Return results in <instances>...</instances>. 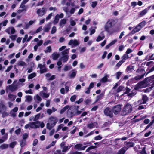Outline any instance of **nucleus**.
<instances>
[{"instance_id": "nucleus-1", "label": "nucleus", "mask_w": 154, "mask_h": 154, "mask_svg": "<svg viewBox=\"0 0 154 154\" xmlns=\"http://www.w3.org/2000/svg\"><path fill=\"white\" fill-rule=\"evenodd\" d=\"M117 20L116 19L112 18L108 19L104 26L105 31L110 34H112L113 32H111L110 29L113 27L116 23Z\"/></svg>"}, {"instance_id": "nucleus-2", "label": "nucleus", "mask_w": 154, "mask_h": 154, "mask_svg": "<svg viewBox=\"0 0 154 154\" xmlns=\"http://www.w3.org/2000/svg\"><path fill=\"white\" fill-rule=\"evenodd\" d=\"M132 107L129 103H127L124 106L121 112L122 115H125L131 113L132 111Z\"/></svg>"}, {"instance_id": "nucleus-3", "label": "nucleus", "mask_w": 154, "mask_h": 154, "mask_svg": "<svg viewBox=\"0 0 154 154\" xmlns=\"http://www.w3.org/2000/svg\"><path fill=\"white\" fill-rule=\"evenodd\" d=\"M105 115L109 116L110 118H112L113 116V111L109 107H106L104 111Z\"/></svg>"}, {"instance_id": "nucleus-4", "label": "nucleus", "mask_w": 154, "mask_h": 154, "mask_svg": "<svg viewBox=\"0 0 154 154\" xmlns=\"http://www.w3.org/2000/svg\"><path fill=\"white\" fill-rule=\"evenodd\" d=\"M145 80H143L138 83L135 85L134 87V90H137L139 89H140L143 88V85L145 83Z\"/></svg>"}, {"instance_id": "nucleus-5", "label": "nucleus", "mask_w": 154, "mask_h": 154, "mask_svg": "<svg viewBox=\"0 0 154 154\" xmlns=\"http://www.w3.org/2000/svg\"><path fill=\"white\" fill-rule=\"evenodd\" d=\"M112 109L114 114L117 115L121 109V105L119 104L117 105L112 107Z\"/></svg>"}, {"instance_id": "nucleus-6", "label": "nucleus", "mask_w": 154, "mask_h": 154, "mask_svg": "<svg viewBox=\"0 0 154 154\" xmlns=\"http://www.w3.org/2000/svg\"><path fill=\"white\" fill-rule=\"evenodd\" d=\"M150 7L151 6H149L146 8L139 12L138 14V17L140 18L144 16L147 13L148 11L150 9Z\"/></svg>"}, {"instance_id": "nucleus-7", "label": "nucleus", "mask_w": 154, "mask_h": 154, "mask_svg": "<svg viewBox=\"0 0 154 154\" xmlns=\"http://www.w3.org/2000/svg\"><path fill=\"white\" fill-rule=\"evenodd\" d=\"M87 145L82 146V144L81 143H78L74 146V149L77 150H84L87 147Z\"/></svg>"}, {"instance_id": "nucleus-8", "label": "nucleus", "mask_w": 154, "mask_h": 154, "mask_svg": "<svg viewBox=\"0 0 154 154\" xmlns=\"http://www.w3.org/2000/svg\"><path fill=\"white\" fill-rule=\"evenodd\" d=\"M49 121L51 123V125L55 126L58 121L57 118L56 117L51 116L49 118Z\"/></svg>"}, {"instance_id": "nucleus-9", "label": "nucleus", "mask_w": 154, "mask_h": 154, "mask_svg": "<svg viewBox=\"0 0 154 154\" xmlns=\"http://www.w3.org/2000/svg\"><path fill=\"white\" fill-rule=\"evenodd\" d=\"M64 15L63 13H61L60 15L57 14L55 16L54 19V24H57L59 20V18H62L63 17Z\"/></svg>"}, {"instance_id": "nucleus-10", "label": "nucleus", "mask_w": 154, "mask_h": 154, "mask_svg": "<svg viewBox=\"0 0 154 154\" xmlns=\"http://www.w3.org/2000/svg\"><path fill=\"white\" fill-rule=\"evenodd\" d=\"M46 12V8L44 7L42 8V10L40 8L38 9L36 11V13L41 16L44 15Z\"/></svg>"}, {"instance_id": "nucleus-11", "label": "nucleus", "mask_w": 154, "mask_h": 154, "mask_svg": "<svg viewBox=\"0 0 154 154\" xmlns=\"http://www.w3.org/2000/svg\"><path fill=\"white\" fill-rule=\"evenodd\" d=\"M97 147V146H90L86 149L85 152H89V154H100V153L96 154L94 152H90V150L95 149Z\"/></svg>"}, {"instance_id": "nucleus-12", "label": "nucleus", "mask_w": 154, "mask_h": 154, "mask_svg": "<svg viewBox=\"0 0 154 154\" xmlns=\"http://www.w3.org/2000/svg\"><path fill=\"white\" fill-rule=\"evenodd\" d=\"M9 89L11 92L17 90L18 88V85H11L9 86Z\"/></svg>"}, {"instance_id": "nucleus-13", "label": "nucleus", "mask_w": 154, "mask_h": 154, "mask_svg": "<svg viewBox=\"0 0 154 154\" xmlns=\"http://www.w3.org/2000/svg\"><path fill=\"white\" fill-rule=\"evenodd\" d=\"M2 103H0V113H1L3 111H5L6 109V107L4 104L2 103Z\"/></svg>"}, {"instance_id": "nucleus-14", "label": "nucleus", "mask_w": 154, "mask_h": 154, "mask_svg": "<svg viewBox=\"0 0 154 154\" xmlns=\"http://www.w3.org/2000/svg\"><path fill=\"white\" fill-rule=\"evenodd\" d=\"M145 74V73L142 74L141 75H138L135 76L133 78L132 80L134 81V80H139L143 78Z\"/></svg>"}, {"instance_id": "nucleus-15", "label": "nucleus", "mask_w": 154, "mask_h": 154, "mask_svg": "<svg viewBox=\"0 0 154 154\" xmlns=\"http://www.w3.org/2000/svg\"><path fill=\"white\" fill-rule=\"evenodd\" d=\"M154 80V75L150 76V77H146L145 78L144 80H145V82H150L151 81H152L153 82V80Z\"/></svg>"}, {"instance_id": "nucleus-16", "label": "nucleus", "mask_w": 154, "mask_h": 154, "mask_svg": "<svg viewBox=\"0 0 154 154\" xmlns=\"http://www.w3.org/2000/svg\"><path fill=\"white\" fill-rule=\"evenodd\" d=\"M104 96V93H101L99 95H97V97L96 99V100L94 103H96L98 102V101L101 99Z\"/></svg>"}, {"instance_id": "nucleus-17", "label": "nucleus", "mask_w": 154, "mask_h": 154, "mask_svg": "<svg viewBox=\"0 0 154 154\" xmlns=\"http://www.w3.org/2000/svg\"><path fill=\"white\" fill-rule=\"evenodd\" d=\"M142 96V100L143 102L141 103L144 104L146 103V102L148 100V97L145 95H143Z\"/></svg>"}, {"instance_id": "nucleus-18", "label": "nucleus", "mask_w": 154, "mask_h": 154, "mask_svg": "<svg viewBox=\"0 0 154 154\" xmlns=\"http://www.w3.org/2000/svg\"><path fill=\"white\" fill-rule=\"evenodd\" d=\"M69 56L68 55L62 56L61 59L62 60L63 62V63L66 62L68 60Z\"/></svg>"}, {"instance_id": "nucleus-19", "label": "nucleus", "mask_w": 154, "mask_h": 154, "mask_svg": "<svg viewBox=\"0 0 154 154\" xmlns=\"http://www.w3.org/2000/svg\"><path fill=\"white\" fill-rule=\"evenodd\" d=\"M129 58L128 55L126 54H124L121 58L122 60H121L123 63L125 62V60Z\"/></svg>"}, {"instance_id": "nucleus-20", "label": "nucleus", "mask_w": 154, "mask_h": 154, "mask_svg": "<svg viewBox=\"0 0 154 154\" xmlns=\"http://www.w3.org/2000/svg\"><path fill=\"white\" fill-rule=\"evenodd\" d=\"M136 72L137 73H138L139 74L140 73H146V72L145 71V70L144 69L142 68H141V67H140V68H139L137 70Z\"/></svg>"}, {"instance_id": "nucleus-21", "label": "nucleus", "mask_w": 154, "mask_h": 154, "mask_svg": "<svg viewBox=\"0 0 154 154\" xmlns=\"http://www.w3.org/2000/svg\"><path fill=\"white\" fill-rule=\"evenodd\" d=\"M134 143L133 142H126V145L128 148L133 147L134 145Z\"/></svg>"}, {"instance_id": "nucleus-22", "label": "nucleus", "mask_w": 154, "mask_h": 154, "mask_svg": "<svg viewBox=\"0 0 154 154\" xmlns=\"http://www.w3.org/2000/svg\"><path fill=\"white\" fill-rule=\"evenodd\" d=\"M66 19H62L59 23V25L60 27L63 26V25L66 24Z\"/></svg>"}, {"instance_id": "nucleus-23", "label": "nucleus", "mask_w": 154, "mask_h": 154, "mask_svg": "<svg viewBox=\"0 0 154 154\" xmlns=\"http://www.w3.org/2000/svg\"><path fill=\"white\" fill-rule=\"evenodd\" d=\"M127 149V148L125 150V147H123L118 151L117 154H124Z\"/></svg>"}, {"instance_id": "nucleus-24", "label": "nucleus", "mask_w": 154, "mask_h": 154, "mask_svg": "<svg viewBox=\"0 0 154 154\" xmlns=\"http://www.w3.org/2000/svg\"><path fill=\"white\" fill-rule=\"evenodd\" d=\"M146 148L145 147H143L142 149L140 151H138V154H147L146 151Z\"/></svg>"}, {"instance_id": "nucleus-25", "label": "nucleus", "mask_w": 154, "mask_h": 154, "mask_svg": "<svg viewBox=\"0 0 154 154\" xmlns=\"http://www.w3.org/2000/svg\"><path fill=\"white\" fill-rule=\"evenodd\" d=\"M59 55L56 52L52 54L53 60H54L57 59L59 57Z\"/></svg>"}, {"instance_id": "nucleus-26", "label": "nucleus", "mask_w": 154, "mask_h": 154, "mask_svg": "<svg viewBox=\"0 0 154 154\" xmlns=\"http://www.w3.org/2000/svg\"><path fill=\"white\" fill-rule=\"evenodd\" d=\"M134 69V66H128L126 69V71L128 72H131Z\"/></svg>"}, {"instance_id": "nucleus-27", "label": "nucleus", "mask_w": 154, "mask_h": 154, "mask_svg": "<svg viewBox=\"0 0 154 154\" xmlns=\"http://www.w3.org/2000/svg\"><path fill=\"white\" fill-rule=\"evenodd\" d=\"M70 49L69 48L68 49H66L64 50L62 52V56L65 55H68L69 50Z\"/></svg>"}, {"instance_id": "nucleus-28", "label": "nucleus", "mask_w": 154, "mask_h": 154, "mask_svg": "<svg viewBox=\"0 0 154 154\" xmlns=\"http://www.w3.org/2000/svg\"><path fill=\"white\" fill-rule=\"evenodd\" d=\"M69 105H66L60 111V113L61 114L63 113L66 110L69 108Z\"/></svg>"}, {"instance_id": "nucleus-29", "label": "nucleus", "mask_w": 154, "mask_h": 154, "mask_svg": "<svg viewBox=\"0 0 154 154\" xmlns=\"http://www.w3.org/2000/svg\"><path fill=\"white\" fill-rule=\"evenodd\" d=\"M50 29V25L48 24L46 27H44V31L45 32H49Z\"/></svg>"}, {"instance_id": "nucleus-30", "label": "nucleus", "mask_w": 154, "mask_h": 154, "mask_svg": "<svg viewBox=\"0 0 154 154\" xmlns=\"http://www.w3.org/2000/svg\"><path fill=\"white\" fill-rule=\"evenodd\" d=\"M146 24V21L143 20L138 25L141 28L143 27Z\"/></svg>"}, {"instance_id": "nucleus-31", "label": "nucleus", "mask_w": 154, "mask_h": 154, "mask_svg": "<svg viewBox=\"0 0 154 154\" xmlns=\"http://www.w3.org/2000/svg\"><path fill=\"white\" fill-rule=\"evenodd\" d=\"M36 76V74L35 73H33L29 75L28 78L29 79H30Z\"/></svg>"}, {"instance_id": "nucleus-32", "label": "nucleus", "mask_w": 154, "mask_h": 154, "mask_svg": "<svg viewBox=\"0 0 154 154\" xmlns=\"http://www.w3.org/2000/svg\"><path fill=\"white\" fill-rule=\"evenodd\" d=\"M54 126L53 125H51V124H50L49 123H48L46 124L47 128L49 130H51Z\"/></svg>"}, {"instance_id": "nucleus-33", "label": "nucleus", "mask_w": 154, "mask_h": 154, "mask_svg": "<svg viewBox=\"0 0 154 154\" xmlns=\"http://www.w3.org/2000/svg\"><path fill=\"white\" fill-rule=\"evenodd\" d=\"M154 123V120H152V121L150 122L148 125L145 128L144 130H147Z\"/></svg>"}, {"instance_id": "nucleus-34", "label": "nucleus", "mask_w": 154, "mask_h": 154, "mask_svg": "<svg viewBox=\"0 0 154 154\" xmlns=\"http://www.w3.org/2000/svg\"><path fill=\"white\" fill-rule=\"evenodd\" d=\"M140 31V29H138L136 27L134 28L131 31V33L132 34H134L135 33L137 32Z\"/></svg>"}, {"instance_id": "nucleus-35", "label": "nucleus", "mask_w": 154, "mask_h": 154, "mask_svg": "<svg viewBox=\"0 0 154 154\" xmlns=\"http://www.w3.org/2000/svg\"><path fill=\"white\" fill-rule=\"evenodd\" d=\"M91 102V100L89 99H85L84 101L85 104L86 105H89Z\"/></svg>"}, {"instance_id": "nucleus-36", "label": "nucleus", "mask_w": 154, "mask_h": 154, "mask_svg": "<svg viewBox=\"0 0 154 154\" xmlns=\"http://www.w3.org/2000/svg\"><path fill=\"white\" fill-rule=\"evenodd\" d=\"M104 38H105L104 36H103L102 37H101L100 35H99L97 37L96 40V41L97 42H99L100 41L103 40V39H104Z\"/></svg>"}, {"instance_id": "nucleus-37", "label": "nucleus", "mask_w": 154, "mask_h": 154, "mask_svg": "<svg viewBox=\"0 0 154 154\" xmlns=\"http://www.w3.org/2000/svg\"><path fill=\"white\" fill-rule=\"evenodd\" d=\"M16 97V96L14 95L11 94H8V98L10 99H13V100H14L15 99Z\"/></svg>"}, {"instance_id": "nucleus-38", "label": "nucleus", "mask_w": 154, "mask_h": 154, "mask_svg": "<svg viewBox=\"0 0 154 154\" xmlns=\"http://www.w3.org/2000/svg\"><path fill=\"white\" fill-rule=\"evenodd\" d=\"M26 140H22L20 141V146L21 148H23L26 145Z\"/></svg>"}, {"instance_id": "nucleus-39", "label": "nucleus", "mask_w": 154, "mask_h": 154, "mask_svg": "<svg viewBox=\"0 0 154 154\" xmlns=\"http://www.w3.org/2000/svg\"><path fill=\"white\" fill-rule=\"evenodd\" d=\"M17 65L18 66H26V63L24 61H20L18 62Z\"/></svg>"}, {"instance_id": "nucleus-40", "label": "nucleus", "mask_w": 154, "mask_h": 154, "mask_svg": "<svg viewBox=\"0 0 154 154\" xmlns=\"http://www.w3.org/2000/svg\"><path fill=\"white\" fill-rule=\"evenodd\" d=\"M8 146L7 144H3L0 146L1 148L2 149H4L8 148Z\"/></svg>"}, {"instance_id": "nucleus-41", "label": "nucleus", "mask_w": 154, "mask_h": 154, "mask_svg": "<svg viewBox=\"0 0 154 154\" xmlns=\"http://www.w3.org/2000/svg\"><path fill=\"white\" fill-rule=\"evenodd\" d=\"M124 88V87L122 86H119L116 90V92L117 93L121 91Z\"/></svg>"}, {"instance_id": "nucleus-42", "label": "nucleus", "mask_w": 154, "mask_h": 154, "mask_svg": "<svg viewBox=\"0 0 154 154\" xmlns=\"http://www.w3.org/2000/svg\"><path fill=\"white\" fill-rule=\"evenodd\" d=\"M87 127L90 129H92L94 127V125L93 123L91 122L87 125Z\"/></svg>"}, {"instance_id": "nucleus-43", "label": "nucleus", "mask_w": 154, "mask_h": 154, "mask_svg": "<svg viewBox=\"0 0 154 154\" xmlns=\"http://www.w3.org/2000/svg\"><path fill=\"white\" fill-rule=\"evenodd\" d=\"M69 149L68 146H64L62 149V152H64Z\"/></svg>"}, {"instance_id": "nucleus-44", "label": "nucleus", "mask_w": 154, "mask_h": 154, "mask_svg": "<svg viewBox=\"0 0 154 154\" xmlns=\"http://www.w3.org/2000/svg\"><path fill=\"white\" fill-rule=\"evenodd\" d=\"M47 50H45L44 52L45 53L50 52L51 51V47L50 46H49L47 47Z\"/></svg>"}, {"instance_id": "nucleus-45", "label": "nucleus", "mask_w": 154, "mask_h": 154, "mask_svg": "<svg viewBox=\"0 0 154 154\" xmlns=\"http://www.w3.org/2000/svg\"><path fill=\"white\" fill-rule=\"evenodd\" d=\"M16 144V142L14 141L11 142L9 145L10 147L12 148H14L15 145Z\"/></svg>"}, {"instance_id": "nucleus-46", "label": "nucleus", "mask_w": 154, "mask_h": 154, "mask_svg": "<svg viewBox=\"0 0 154 154\" xmlns=\"http://www.w3.org/2000/svg\"><path fill=\"white\" fill-rule=\"evenodd\" d=\"M2 113V117L3 118H5L9 115V113L8 112H6L5 111H3Z\"/></svg>"}, {"instance_id": "nucleus-47", "label": "nucleus", "mask_w": 154, "mask_h": 154, "mask_svg": "<svg viewBox=\"0 0 154 154\" xmlns=\"http://www.w3.org/2000/svg\"><path fill=\"white\" fill-rule=\"evenodd\" d=\"M97 4V1L92 2L91 3V7L93 8H94Z\"/></svg>"}, {"instance_id": "nucleus-48", "label": "nucleus", "mask_w": 154, "mask_h": 154, "mask_svg": "<svg viewBox=\"0 0 154 154\" xmlns=\"http://www.w3.org/2000/svg\"><path fill=\"white\" fill-rule=\"evenodd\" d=\"M76 96L75 95H74L71 97L70 100L72 102H73L75 101L76 99Z\"/></svg>"}, {"instance_id": "nucleus-49", "label": "nucleus", "mask_w": 154, "mask_h": 154, "mask_svg": "<svg viewBox=\"0 0 154 154\" xmlns=\"http://www.w3.org/2000/svg\"><path fill=\"white\" fill-rule=\"evenodd\" d=\"M56 28L55 26H54L52 27L51 33V34L55 33L56 32Z\"/></svg>"}, {"instance_id": "nucleus-50", "label": "nucleus", "mask_w": 154, "mask_h": 154, "mask_svg": "<svg viewBox=\"0 0 154 154\" xmlns=\"http://www.w3.org/2000/svg\"><path fill=\"white\" fill-rule=\"evenodd\" d=\"M76 72H73L70 75V77L71 78H74L76 75Z\"/></svg>"}, {"instance_id": "nucleus-51", "label": "nucleus", "mask_w": 154, "mask_h": 154, "mask_svg": "<svg viewBox=\"0 0 154 154\" xmlns=\"http://www.w3.org/2000/svg\"><path fill=\"white\" fill-rule=\"evenodd\" d=\"M56 83V82H51V89L52 90H54V88H55V84Z\"/></svg>"}, {"instance_id": "nucleus-52", "label": "nucleus", "mask_w": 154, "mask_h": 154, "mask_svg": "<svg viewBox=\"0 0 154 154\" xmlns=\"http://www.w3.org/2000/svg\"><path fill=\"white\" fill-rule=\"evenodd\" d=\"M40 115L41 114L40 113H38L35 115V117L34 119V121H35L38 119L40 116Z\"/></svg>"}, {"instance_id": "nucleus-53", "label": "nucleus", "mask_w": 154, "mask_h": 154, "mask_svg": "<svg viewBox=\"0 0 154 154\" xmlns=\"http://www.w3.org/2000/svg\"><path fill=\"white\" fill-rule=\"evenodd\" d=\"M108 79L106 76H105L101 79V81L105 83L107 81Z\"/></svg>"}, {"instance_id": "nucleus-54", "label": "nucleus", "mask_w": 154, "mask_h": 154, "mask_svg": "<svg viewBox=\"0 0 154 154\" xmlns=\"http://www.w3.org/2000/svg\"><path fill=\"white\" fill-rule=\"evenodd\" d=\"M122 74L121 72L119 71L117 72L116 75V78L117 79H119L120 76Z\"/></svg>"}, {"instance_id": "nucleus-55", "label": "nucleus", "mask_w": 154, "mask_h": 154, "mask_svg": "<svg viewBox=\"0 0 154 154\" xmlns=\"http://www.w3.org/2000/svg\"><path fill=\"white\" fill-rule=\"evenodd\" d=\"M26 99L28 102H30L32 99V97L31 96L28 95L26 97Z\"/></svg>"}, {"instance_id": "nucleus-56", "label": "nucleus", "mask_w": 154, "mask_h": 154, "mask_svg": "<svg viewBox=\"0 0 154 154\" xmlns=\"http://www.w3.org/2000/svg\"><path fill=\"white\" fill-rule=\"evenodd\" d=\"M123 63L121 60L119 61L116 64V66L119 68Z\"/></svg>"}, {"instance_id": "nucleus-57", "label": "nucleus", "mask_w": 154, "mask_h": 154, "mask_svg": "<svg viewBox=\"0 0 154 154\" xmlns=\"http://www.w3.org/2000/svg\"><path fill=\"white\" fill-rule=\"evenodd\" d=\"M9 37L12 40H14L17 38V35H12L10 36Z\"/></svg>"}, {"instance_id": "nucleus-58", "label": "nucleus", "mask_w": 154, "mask_h": 154, "mask_svg": "<svg viewBox=\"0 0 154 154\" xmlns=\"http://www.w3.org/2000/svg\"><path fill=\"white\" fill-rule=\"evenodd\" d=\"M52 15V13H51L49 14L45 18L46 20H48L50 19L51 18Z\"/></svg>"}, {"instance_id": "nucleus-59", "label": "nucleus", "mask_w": 154, "mask_h": 154, "mask_svg": "<svg viewBox=\"0 0 154 154\" xmlns=\"http://www.w3.org/2000/svg\"><path fill=\"white\" fill-rule=\"evenodd\" d=\"M82 153L78 151L71 152L69 154H82Z\"/></svg>"}, {"instance_id": "nucleus-60", "label": "nucleus", "mask_w": 154, "mask_h": 154, "mask_svg": "<svg viewBox=\"0 0 154 154\" xmlns=\"http://www.w3.org/2000/svg\"><path fill=\"white\" fill-rule=\"evenodd\" d=\"M132 51H133V50L132 49H131L130 48H128L127 49V51L126 52L125 54L128 55V54L132 52Z\"/></svg>"}, {"instance_id": "nucleus-61", "label": "nucleus", "mask_w": 154, "mask_h": 154, "mask_svg": "<svg viewBox=\"0 0 154 154\" xmlns=\"http://www.w3.org/2000/svg\"><path fill=\"white\" fill-rule=\"evenodd\" d=\"M102 137L100 135H99L97 136H96L94 137V140H99L102 139Z\"/></svg>"}, {"instance_id": "nucleus-62", "label": "nucleus", "mask_w": 154, "mask_h": 154, "mask_svg": "<svg viewBox=\"0 0 154 154\" xmlns=\"http://www.w3.org/2000/svg\"><path fill=\"white\" fill-rule=\"evenodd\" d=\"M153 87V86L150 87L149 88H147L146 89L143 90V91L145 92H148L152 89Z\"/></svg>"}, {"instance_id": "nucleus-63", "label": "nucleus", "mask_w": 154, "mask_h": 154, "mask_svg": "<svg viewBox=\"0 0 154 154\" xmlns=\"http://www.w3.org/2000/svg\"><path fill=\"white\" fill-rule=\"evenodd\" d=\"M38 143V140L37 139H35L34 140L32 145L33 146H36Z\"/></svg>"}, {"instance_id": "nucleus-64", "label": "nucleus", "mask_w": 154, "mask_h": 154, "mask_svg": "<svg viewBox=\"0 0 154 154\" xmlns=\"http://www.w3.org/2000/svg\"><path fill=\"white\" fill-rule=\"evenodd\" d=\"M15 133L17 135L19 134L21 132V129L20 128H19L18 129L16 130L15 131Z\"/></svg>"}]
</instances>
